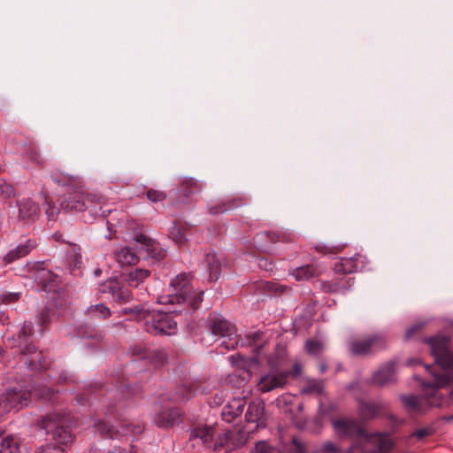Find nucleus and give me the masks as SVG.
<instances>
[{"instance_id": "obj_5", "label": "nucleus", "mask_w": 453, "mask_h": 453, "mask_svg": "<svg viewBox=\"0 0 453 453\" xmlns=\"http://www.w3.org/2000/svg\"><path fill=\"white\" fill-rule=\"evenodd\" d=\"M331 423L337 436L341 438L357 437V441L353 443V445L357 444L358 447H360L362 449L366 448V446H365V444H366L365 442V438L371 439L375 436L383 437L393 445L391 440L386 434H367L365 431L360 426L358 422L354 418H334L331 420Z\"/></svg>"}, {"instance_id": "obj_60", "label": "nucleus", "mask_w": 453, "mask_h": 453, "mask_svg": "<svg viewBox=\"0 0 453 453\" xmlns=\"http://www.w3.org/2000/svg\"><path fill=\"white\" fill-rule=\"evenodd\" d=\"M108 453H138V451L134 446L131 445L129 449H121V448H114Z\"/></svg>"}, {"instance_id": "obj_36", "label": "nucleus", "mask_w": 453, "mask_h": 453, "mask_svg": "<svg viewBox=\"0 0 453 453\" xmlns=\"http://www.w3.org/2000/svg\"><path fill=\"white\" fill-rule=\"evenodd\" d=\"M134 397V388L125 386V387H116L114 388L108 389L105 394V397L107 400H111L113 397Z\"/></svg>"}, {"instance_id": "obj_61", "label": "nucleus", "mask_w": 453, "mask_h": 453, "mask_svg": "<svg viewBox=\"0 0 453 453\" xmlns=\"http://www.w3.org/2000/svg\"><path fill=\"white\" fill-rule=\"evenodd\" d=\"M19 293H12V294H9V295L5 296L3 300L5 303H12V302H16L17 300H19Z\"/></svg>"}, {"instance_id": "obj_55", "label": "nucleus", "mask_w": 453, "mask_h": 453, "mask_svg": "<svg viewBox=\"0 0 453 453\" xmlns=\"http://www.w3.org/2000/svg\"><path fill=\"white\" fill-rule=\"evenodd\" d=\"M127 432H130L132 434H140L144 430V426L140 423L136 424H128L126 427Z\"/></svg>"}, {"instance_id": "obj_24", "label": "nucleus", "mask_w": 453, "mask_h": 453, "mask_svg": "<svg viewBox=\"0 0 453 453\" xmlns=\"http://www.w3.org/2000/svg\"><path fill=\"white\" fill-rule=\"evenodd\" d=\"M233 435L234 433L229 430L219 434L213 444V450L216 453H226L238 447L240 443L234 441Z\"/></svg>"}, {"instance_id": "obj_4", "label": "nucleus", "mask_w": 453, "mask_h": 453, "mask_svg": "<svg viewBox=\"0 0 453 453\" xmlns=\"http://www.w3.org/2000/svg\"><path fill=\"white\" fill-rule=\"evenodd\" d=\"M190 273H180L172 280L170 284L171 293L166 296L158 297L160 303H183L192 311L198 309L202 301L203 292L195 290L191 282Z\"/></svg>"}, {"instance_id": "obj_52", "label": "nucleus", "mask_w": 453, "mask_h": 453, "mask_svg": "<svg viewBox=\"0 0 453 453\" xmlns=\"http://www.w3.org/2000/svg\"><path fill=\"white\" fill-rule=\"evenodd\" d=\"M119 416L120 414L116 406L113 405L111 403H109L106 406L105 417L109 419L111 418L114 419H119Z\"/></svg>"}, {"instance_id": "obj_51", "label": "nucleus", "mask_w": 453, "mask_h": 453, "mask_svg": "<svg viewBox=\"0 0 453 453\" xmlns=\"http://www.w3.org/2000/svg\"><path fill=\"white\" fill-rule=\"evenodd\" d=\"M272 449L269 444L264 441L256 443L251 453H271Z\"/></svg>"}, {"instance_id": "obj_1", "label": "nucleus", "mask_w": 453, "mask_h": 453, "mask_svg": "<svg viewBox=\"0 0 453 453\" xmlns=\"http://www.w3.org/2000/svg\"><path fill=\"white\" fill-rule=\"evenodd\" d=\"M424 342L430 347L434 361L443 371L436 372L434 365L425 368L434 378L432 382H423L425 393L422 395H403L404 407L411 413H423L430 407H450L453 405V378L446 370L453 371V353L449 350V336L437 334Z\"/></svg>"}, {"instance_id": "obj_56", "label": "nucleus", "mask_w": 453, "mask_h": 453, "mask_svg": "<svg viewBox=\"0 0 453 453\" xmlns=\"http://www.w3.org/2000/svg\"><path fill=\"white\" fill-rule=\"evenodd\" d=\"M422 326V324H415L410 326L405 332V339L411 340V338H413L415 334L421 330Z\"/></svg>"}, {"instance_id": "obj_18", "label": "nucleus", "mask_w": 453, "mask_h": 453, "mask_svg": "<svg viewBox=\"0 0 453 453\" xmlns=\"http://www.w3.org/2000/svg\"><path fill=\"white\" fill-rule=\"evenodd\" d=\"M246 401L244 397H234L223 408L221 416L224 421L233 422L241 416L243 411Z\"/></svg>"}, {"instance_id": "obj_42", "label": "nucleus", "mask_w": 453, "mask_h": 453, "mask_svg": "<svg viewBox=\"0 0 453 453\" xmlns=\"http://www.w3.org/2000/svg\"><path fill=\"white\" fill-rule=\"evenodd\" d=\"M87 313L99 319H106L111 316V311L103 303L91 305L88 308Z\"/></svg>"}, {"instance_id": "obj_32", "label": "nucleus", "mask_w": 453, "mask_h": 453, "mask_svg": "<svg viewBox=\"0 0 453 453\" xmlns=\"http://www.w3.org/2000/svg\"><path fill=\"white\" fill-rule=\"evenodd\" d=\"M150 276V271L147 269H135L126 275V280L130 287L137 288Z\"/></svg>"}, {"instance_id": "obj_16", "label": "nucleus", "mask_w": 453, "mask_h": 453, "mask_svg": "<svg viewBox=\"0 0 453 453\" xmlns=\"http://www.w3.org/2000/svg\"><path fill=\"white\" fill-rule=\"evenodd\" d=\"M395 362L389 361L381 365L372 375V383L384 386L395 380Z\"/></svg>"}, {"instance_id": "obj_49", "label": "nucleus", "mask_w": 453, "mask_h": 453, "mask_svg": "<svg viewBox=\"0 0 453 453\" xmlns=\"http://www.w3.org/2000/svg\"><path fill=\"white\" fill-rule=\"evenodd\" d=\"M0 194L4 198H9L14 196L15 190L12 184L7 183L4 180H0Z\"/></svg>"}, {"instance_id": "obj_31", "label": "nucleus", "mask_w": 453, "mask_h": 453, "mask_svg": "<svg viewBox=\"0 0 453 453\" xmlns=\"http://www.w3.org/2000/svg\"><path fill=\"white\" fill-rule=\"evenodd\" d=\"M381 405L373 402H360L358 411L361 418L370 419L379 415Z\"/></svg>"}, {"instance_id": "obj_22", "label": "nucleus", "mask_w": 453, "mask_h": 453, "mask_svg": "<svg viewBox=\"0 0 453 453\" xmlns=\"http://www.w3.org/2000/svg\"><path fill=\"white\" fill-rule=\"evenodd\" d=\"M265 404L262 401H254L249 404L245 414V419L249 423H256V427L265 426L264 424Z\"/></svg>"}, {"instance_id": "obj_29", "label": "nucleus", "mask_w": 453, "mask_h": 453, "mask_svg": "<svg viewBox=\"0 0 453 453\" xmlns=\"http://www.w3.org/2000/svg\"><path fill=\"white\" fill-rule=\"evenodd\" d=\"M354 284V279L351 277L342 278L341 280H334L323 284V289L326 292H344L350 288Z\"/></svg>"}, {"instance_id": "obj_45", "label": "nucleus", "mask_w": 453, "mask_h": 453, "mask_svg": "<svg viewBox=\"0 0 453 453\" xmlns=\"http://www.w3.org/2000/svg\"><path fill=\"white\" fill-rule=\"evenodd\" d=\"M305 349L309 354L317 356L323 350V345L319 341L310 339L305 343Z\"/></svg>"}, {"instance_id": "obj_40", "label": "nucleus", "mask_w": 453, "mask_h": 453, "mask_svg": "<svg viewBox=\"0 0 453 453\" xmlns=\"http://www.w3.org/2000/svg\"><path fill=\"white\" fill-rule=\"evenodd\" d=\"M202 186L192 178L183 179L181 181V191L185 196L197 193L201 190Z\"/></svg>"}, {"instance_id": "obj_12", "label": "nucleus", "mask_w": 453, "mask_h": 453, "mask_svg": "<svg viewBox=\"0 0 453 453\" xmlns=\"http://www.w3.org/2000/svg\"><path fill=\"white\" fill-rule=\"evenodd\" d=\"M24 363L31 371H46L50 365V360L42 351L37 350L33 344H26L21 349Z\"/></svg>"}, {"instance_id": "obj_30", "label": "nucleus", "mask_w": 453, "mask_h": 453, "mask_svg": "<svg viewBox=\"0 0 453 453\" xmlns=\"http://www.w3.org/2000/svg\"><path fill=\"white\" fill-rule=\"evenodd\" d=\"M321 269L314 265H306L296 268L293 271V276L296 280H307L311 278L319 275Z\"/></svg>"}, {"instance_id": "obj_43", "label": "nucleus", "mask_w": 453, "mask_h": 453, "mask_svg": "<svg viewBox=\"0 0 453 453\" xmlns=\"http://www.w3.org/2000/svg\"><path fill=\"white\" fill-rule=\"evenodd\" d=\"M35 395L41 397L42 399L52 401L55 395V390L51 388V386L44 385L42 388L34 389Z\"/></svg>"}, {"instance_id": "obj_62", "label": "nucleus", "mask_w": 453, "mask_h": 453, "mask_svg": "<svg viewBox=\"0 0 453 453\" xmlns=\"http://www.w3.org/2000/svg\"><path fill=\"white\" fill-rule=\"evenodd\" d=\"M292 442L296 446L297 453H303V446L296 438L293 439Z\"/></svg>"}, {"instance_id": "obj_63", "label": "nucleus", "mask_w": 453, "mask_h": 453, "mask_svg": "<svg viewBox=\"0 0 453 453\" xmlns=\"http://www.w3.org/2000/svg\"><path fill=\"white\" fill-rule=\"evenodd\" d=\"M76 401L79 404L84 405L87 402H88V399L85 398L83 395H78L76 396Z\"/></svg>"}, {"instance_id": "obj_8", "label": "nucleus", "mask_w": 453, "mask_h": 453, "mask_svg": "<svg viewBox=\"0 0 453 453\" xmlns=\"http://www.w3.org/2000/svg\"><path fill=\"white\" fill-rule=\"evenodd\" d=\"M210 329L215 336L224 338L220 343L221 348L228 350L238 345L235 326L222 316L213 315L210 318Z\"/></svg>"}, {"instance_id": "obj_64", "label": "nucleus", "mask_w": 453, "mask_h": 453, "mask_svg": "<svg viewBox=\"0 0 453 453\" xmlns=\"http://www.w3.org/2000/svg\"><path fill=\"white\" fill-rule=\"evenodd\" d=\"M53 238L58 241V242H65L63 239H62V234L60 233H55L53 234Z\"/></svg>"}, {"instance_id": "obj_33", "label": "nucleus", "mask_w": 453, "mask_h": 453, "mask_svg": "<svg viewBox=\"0 0 453 453\" xmlns=\"http://www.w3.org/2000/svg\"><path fill=\"white\" fill-rule=\"evenodd\" d=\"M258 288L262 289L265 294H267L269 296L280 295V294L287 292L290 289L286 285H282L279 282H273V281L259 282Z\"/></svg>"}, {"instance_id": "obj_9", "label": "nucleus", "mask_w": 453, "mask_h": 453, "mask_svg": "<svg viewBox=\"0 0 453 453\" xmlns=\"http://www.w3.org/2000/svg\"><path fill=\"white\" fill-rule=\"evenodd\" d=\"M31 392L23 388H12L0 395V418L27 405Z\"/></svg>"}, {"instance_id": "obj_3", "label": "nucleus", "mask_w": 453, "mask_h": 453, "mask_svg": "<svg viewBox=\"0 0 453 453\" xmlns=\"http://www.w3.org/2000/svg\"><path fill=\"white\" fill-rule=\"evenodd\" d=\"M175 311L161 312L144 309L143 305L133 308L127 307L121 311L122 314H132L137 319H144L143 328L151 335H173L177 332V322L173 314Z\"/></svg>"}, {"instance_id": "obj_58", "label": "nucleus", "mask_w": 453, "mask_h": 453, "mask_svg": "<svg viewBox=\"0 0 453 453\" xmlns=\"http://www.w3.org/2000/svg\"><path fill=\"white\" fill-rule=\"evenodd\" d=\"M48 208L46 209V214L50 220H54L58 214L59 209L53 204L47 202Z\"/></svg>"}, {"instance_id": "obj_17", "label": "nucleus", "mask_w": 453, "mask_h": 453, "mask_svg": "<svg viewBox=\"0 0 453 453\" xmlns=\"http://www.w3.org/2000/svg\"><path fill=\"white\" fill-rule=\"evenodd\" d=\"M135 241L141 245L142 250H145L148 257L157 261H160L166 255L165 250L160 247L158 243L143 234L137 235Z\"/></svg>"}, {"instance_id": "obj_41", "label": "nucleus", "mask_w": 453, "mask_h": 453, "mask_svg": "<svg viewBox=\"0 0 453 453\" xmlns=\"http://www.w3.org/2000/svg\"><path fill=\"white\" fill-rule=\"evenodd\" d=\"M72 250L67 254V259L73 269L80 268L81 265V247L77 244L70 243Z\"/></svg>"}, {"instance_id": "obj_38", "label": "nucleus", "mask_w": 453, "mask_h": 453, "mask_svg": "<svg viewBox=\"0 0 453 453\" xmlns=\"http://www.w3.org/2000/svg\"><path fill=\"white\" fill-rule=\"evenodd\" d=\"M96 429L101 434L102 436L115 438L118 436L119 431H117L113 425L109 424L105 420H98L95 423Z\"/></svg>"}, {"instance_id": "obj_44", "label": "nucleus", "mask_w": 453, "mask_h": 453, "mask_svg": "<svg viewBox=\"0 0 453 453\" xmlns=\"http://www.w3.org/2000/svg\"><path fill=\"white\" fill-rule=\"evenodd\" d=\"M170 237L179 245L184 244L187 241L186 234L181 230L180 226L175 224L170 230Z\"/></svg>"}, {"instance_id": "obj_53", "label": "nucleus", "mask_w": 453, "mask_h": 453, "mask_svg": "<svg viewBox=\"0 0 453 453\" xmlns=\"http://www.w3.org/2000/svg\"><path fill=\"white\" fill-rule=\"evenodd\" d=\"M434 430L431 427H423L417 429L413 434H411L413 437H416L418 440H422L433 434Z\"/></svg>"}, {"instance_id": "obj_6", "label": "nucleus", "mask_w": 453, "mask_h": 453, "mask_svg": "<svg viewBox=\"0 0 453 453\" xmlns=\"http://www.w3.org/2000/svg\"><path fill=\"white\" fill-rule=\"evenodd\" d=\"M365 446L366 448L360 449L358 445H352L348 451L343 452L336 444L326 441L320 448L321 453H388L392 449V444L385 438L375 436L371 439L365 438Z\"/></svg>"}, {"instance_id": "obj_20", "label": "nucleus", "mask_w": 453, "mask_h": 453, "mask_svg": "<svg viewBox=\"0 0 453 453\" xmlns=\"http://www.w3.org/2000/svg\"><path fill=\"white\" fill-rule=\"evenodd\" d=\"M0 453H30L17 435H7L0 441Z\"/></svg>"}, {"instance_id": "obj_39", "label": "nucleus", "mask_w": 453, "mask_h": 453, "mask_svg": "<svg viewBox=\"0 0 453 453\" xmlns=\"http://www.w3.org/2000/svg\"><path fill=\"white\" fill-rule=\"evenodd\" d=\"M323 390L324 383L322 380H308L302 389V393L306 395H321Z\"/></svg>"}, {"instance_id": "obj_21", "label": "nucleus", "mask_w": 453, "mask_h": 453, "mask_svg": "<svg viewBox=\"0 0 453 453\" xmlns=\"http://www.w3.org/2000/svg\"><path fill=\"white\" fill-rule=\"evenodd\" d=\"M205 263L209 270L210 281H216L219 280L221 268L226 263V259L214 252H209L205 255Z\"/></svg>"}, {"instance_id": "obj_23", "label": "nucleus", "mask_w": 453, "mask_h": 453, "mask_svg": "<svg viewBox=\"0 0 453 453\" xmlns=\"http://www.w3.org/2000/svg\"><path fill=\"white\" fill-rule=\"evenodd\" d=\"M104 291L111 293L114 301L119 304L129 302L132 296L131 292L127 288L120 287L119 282L115 280H108Z\"/></svg>"}, {"instance_id": "obj_47", "label": "nucleus", "mask_w": 453, "mask_h": 453, "mask_svg": "<svg viewBox=\"0 0 453 453\" xmlns=\"http://www.w3.org/2000/svg\"><path fill=\"white\" fill-rule=\"evenodd\" d=\"M146 196L151 203H157L165 200L166 194L163 191L150 188L147 190Z\"/></svg>"}, {"instance_id": "obj_59", "label": "nucleus", "mask_w": 453, "mask_h": 453, "mask_svg": "<svg viewBox=\"0 0 453 453\" xmlns=\"http://www.w3.org/2000/svg\"><path fill=\"white\" fill-rule=\"evenodd\" d=\"M258 266L265 271L271 272L273 269V265L271 261L266 258L261 257L258 259Z\"/></svg>"}, {"instance_id": "obj_26", "label": "nucleus", "mask_w": 453, "mask_h": 453, "mask_svg": "<svg viewBox=\"0 0 453 453\" xmlns=\"http://www.w3.org/2000/svg\"><path fill=\"white\" fill-rule=\"evenodd\" d=\"M213 436V427L207 425H198L190 430V439H200L206 447L212 446Z\"/></svg>"}, {"instance_id": "obj_2", "label": "nucleus", "mask_w": 453, "mask_h": 453, "mask_svg": "<svg viewBox=\"0 0 453 453\" xmlns=\"http://www.w3.org/2000/svg\"><path fill=\"white\" fill-rule=\"evenodd\" d=\"M63 180H66L73 191L61 202L62 209L65 211H83L89 210L92 213L104 215L102 211L104 198L97 194L88 192L82 185L80 176L64 175Z\"/></svg>"}, {"instance_id": "obj_28", "label": "nucleus", "mask_w": 453, "mask_h": 453, "mask_svg": "<svg viewBox=\"0 0 453 453\" xmlns=\"http://www.w3.org/2000/svg\"><path fill=\"white\" fill-rule=\"evenodd\" d=\"M114 259L120 266L135 265L138 256L128 247H121L114 252Z\"/></svg>"}, {"instance_id": "obj_25", "label": "nucleus", "mask_w": 453, "mask_h": 453, "mask_svg": "<svg viewBox=\"0 0 453 453\" xmlns=\"http://www.w3.org/2000/svg\"><path fill=\"white\" fill-rule=\"evenodd\" d=\"M23 159L27 163L36 166H42L44 160L41 156L36 143L33 141L24 144L23 151L21 152Z\"/></svg>"}, {"instance_id": "obj_27", "label": "nucleus", "mask_w": 453, "mask_h": 453, "mask_svg": "<svg viewBox=\"0 0 453 453\" xmlns=\"http://www.w3.org/2000/svg\"><path fill=\"white\" fill-rule=\"evenodd\" d=\"M39 213V206L30 199H26L19 203V217L23 221H34Z\"/></svg>"}, {"instance_id": "obj_46", "label": "nucleus", "mask_w": 453, "mask_h": 453, "mask_svg": "<svg viewBox=\"0 0 453 453\" xmlns=\"http://www.w3.org/2000/svg\"><path fill=\"white\" fill-rule=\"evenodd\" d=\"M34 328L31 322L24 323L23 326L19 332V339L20 340V344L22 342H26L28 338L33 334ZM21 349V345L19 346Z\"/></svg>"}, {"instance_id": "obj_57", "label": "nucleus", "mask_w": 453, "mask_h": 453, "mask_svg": "<svg viewBox=\"0 0 453 453\" xmlns=\"http://www.w3.org/2000/svg\"><path fill=\"white\" fill-rule=\"evenodd\" d=\"M57 380L58 382H64V383L74 382L75 381L74 376L73 374H71L70 372H68L67 371H62L58 374V377Z\"/></svg>"}, {"instance_id": "obj_37", "label": "nucleus", "mask_w": 453, "mask_h": 453, "mask_svg": "<svg viewBox=\"0 0 453 453\" xmlns=\"http://www.w3.org/2000/svg\"><path fill=\"white\" fill-rule=\"evenodd\" d=\"M147 358L155 367L163 366L168 360L167 353L165 349H157L149 351L147 354Z\"/></svg>"}, {"instance_id": "obj_50", "label": "nucleus", "mask_w": 453, "mask_h": 453, "mask_svg": "<svg viewBox=\"0 0 453 453\" xmlns=\"http://www.w3.org/2000/svg\"><path fill=\"white\" fill-rule=\"evenodd\" d=\"M36 453H66L65 449L53 444H47L37 449Z\"/></svg>"}, {"instance_id": "obj_10", "label": "nucleus", "mask_w": 453, "mask_h": 453, "mask_svg": "<svg viewBox=\"0 0 453 453\" xmlns=\"http://www.w3.org/2000/svg\"><path fill=\"white\" fill-rule=\"evenodd\" d=\"M27 265L29 266L30 276L41 290L47 293L57 292L59 279L54 273L45 267L44 262H36Z\"/></svg>"}, {"instance_id": "obj_14", "label": "nucleus", "mask_w": 453, "mask_h": 453, "mask_svg": "<svg viewBox=\"0 0 453 453\" xmlns=\"http://www.w3.org/2000/svg\"><path fill=\"white\" fill-rule=\"evenodd\" d=\"M182 416V411L176 407H165L157 411L154 417V423L158 427H170L178 424Z\"/></svg>"}, {"instance_id": "obj_54", "label": "nucleus", "mask_w": 453, "mask_h": 453, "mask_svg": "<svg viewBox=\"0 0 453 453\" xmlns=\"http://www.w3.org/2000/svg\"><path fill=\"white\" fill-rule=\"evenodd\" d=\"M262 236H265L270 242H276L282 240L283 235L277 232H264L260 234Z\"/></svg>"}, {"instance_id": "obj_48", "label": "nucleus", "mask_w": 453, "mask_h": 453, "mask_svg": "<svg viewBox=\"0 0 453 453\" xmlns=\"http://www.w3.org/2000/svg\"><path fill=\"white\" fill-rule=\"evenodd\" d=\"M131 355L135 358H147L149 350L141 343L134 344L129 349Z\"/></svg>"}, {"instance_id": "obj_13", "label": "nucleus", "mask_w": 453, "mask_h": 453, "mask_svg": "<svg viewBox=\"0 0 453 453\" xmlns=\"http://www.w3.org/2000/svg\"><path fill=\"white\" fill-rule=\"evenodd\" d=\"M365 257L357 254L352 257H342L335 262L334 271L336 274H350L365 269Z\"/></svg>"}, {"instance_id": "obj_19", "label": "nucleus", "mask_w": 453, "mask_h": 453, "mask_svg": "<svg viewBox=\"0 0 453 453\" xmlns=\"http://www.w3.org/2000/svg\"><path fill=\"white\" fill-rule=\"evenodd\" d=\"M36 246L37 243L35 240L27 239L25 242L19 243L5 254L3 261L5 264H12L18 259L27 257Z\"/></svg>"}, {"instance_id": "obj_7", "label": "nucleus", "mask_w": 453, "mask_h": 453, "mask_svg": "<svg viewBox=\"0 0 453 453\" xmlns=\"http://www.w3.org/2000/svg\"><path fill=\"white\" fill-rule=\"evenodd\" d=\"M42 426L47 434H52L53 440L62 446L61 449H65V451L70 449L74 436L69 426L65 425V421L60 419L58 415L46 416L42 421Z\"/></svg>"}, {"instance_id": "obj_35", "label": "nucleus", "mask_w": 453, "mask_h": 453, "mask_svg": "<svg viewBox=\"0 0 453 453\" xmlns=\"http://www.w3.org/2000/svg\"><path fill=\"white\" fill-rule=\"evenodd\" d=\"M197 388L195 384H191L189 386L184 384L180 387L173 396L174 402H184L189 400L192 396L196 395Z\"/></svg>"}, {"instance_id": "obj_11", "label": "nucleus", "mask_w": 453, "mask_h": 453, "mask_svg": "<svg viewBox=\"0 0 453 453\" xmlns=\"http://www.w3.org/2000/svg\"><path fill=\"white\" fill-rule=\"evenodd\" d=\"M387 340L381 334L368 335L349 342V351L355 356H367L386 348Z\"/></svg>"}, {"instance_id": "obj_15", "label": "nucleus", "mask_w": 453, "mask_h": 453, "mask_svg": "<svg viewBox=\"0 0 453 453\" xmlns=\"http://www.w3.org/2000/svg\"><path fill=\"white\" fill-rule=\"evenodd\" d=\"M287 382L286 372L268 373L262 376L257 383V390L262 393L282 388Z\"/></svg>"}, {"instance_id": "obj_34", "label": "nucleus", "mask_w": 453, "mask_h": 453, "mask_svg": "<svg viewBox=\"0 0 453 453\" xmlns=\"http://www.w3.org/2000/svg\"><path fill=\"white\" fill-rule=\"evenodd\" d=\"M242 204V201L241 199H227L223 201L214 206H211L209 209L211 214H220L224 213L229 210L237 208Z\"/></svg>"}]
</instances>
